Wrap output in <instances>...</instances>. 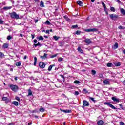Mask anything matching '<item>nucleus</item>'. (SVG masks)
<instances>
[{
    "label": "nucleus",
    "mask_w": 125,
    "mask_h": 125,
    "mask_svg": "<svg viewBox=\"0 0 125 125\" xmlns=\"http://www.w3.org/2000/svg\"><path fill=\"white\" fill-rule=\"evenodd\" d=\"M16 100H18V101H20V98L18 97H16Z\"/></svg>",
    "instance_id": "nucleus-51"
},
{
    "label": "nucleus",
    "mask_w": 125,
    "mask_h": 125,
    "mask_svg": "<svg viewBox=\"0 0 125 125\" xmlns=\"http://www.w3.org/2000/svg\"><path fill=\"white\" fill-rule=\"evenodd\" d=\"M11 8H12V7L11 6H9V7H3V9L4 10H8L9 9H11Z\"/></svg>",
    "instance_id": "nucleus-18"
},
{
    "label": "nucleus",
    "mask_w": 125,
    "mask_h": 125,
    "mask_svg": "<svg viewBox=\"0 0 125 125\" xmlns=\"http://www.w3.org/2000/svg\"><path fill=\"white\" fill-rule=\"evenodd\" d=\"M83 91L84 92V93H85L86 94V93H88V91H87V90H86V89H83Z\"/></svg>",
    "instance_id": "nucleus-42"
},
{
    "label": "nucleus",
    "mask_w": 125,
    "mask_h": 125,
    "mask_svg": "<svg viewBox=\"0 0 125 125\" xmlns=\"http://www.w3.org/2000/svg\"><path fill=\"white\" fill-rule=\"evenodd\" d=\"M121 12L123 15H125V10L123 8L121 9Z\"/></svg>",
    "instance_id": "nucleus-28"
},
{
    "label": "nucleus",
    "mask_w": 125,
    "mask_h": 125,
    "mask_svg": "<svg viewBox=\"0 0 125 125\" xmlns=\"http://www.w3.org/2000/svg\"><path fill=\"white\" fill-rule=\"evenodd\" d=\"M47 54H46V53H44V55L43 56H41L40 58L41 59H42V60H43V59H45L46 58H47Z\"/></svg>",
    "instance_id": "nucleus-13"
},
{
    "label": "nucleus",
    "mask_w": 125,
    "mask_h": 125,
    "mask_svg": "<svg viewBox=\"0 0 125 125\" xmlns=\"http://www.w3.org/2000/svg\"><path fill=\"white\" fill-rule=\"evenodd\" d=\"M2 101H5L6 104H7V103L9 102V99H8V98H7V97H3L2 98Z\"/></svg>",
    "instance_id": "nucleus-8"
},
{
    "label": "nucleus",
    "mask_w": 125,
    "mask_h": 125,
    "mask_svg": "<svg viewBox=\"0 0 125 125\" xmlns=\"http://www.w3.org/2000/svg\"><path fill=\"white\" fill-rule=\"evenodd\" d=\"M15 81H17V77H15Z\"/></svg>",
    "instance_id": "nucleus-62"
},
{
    "label": "nucleus",
    "mask_w": 125,
    "mask_h": 125,
    "mask_svg": "<svg viewBox=\"0 0 125 125\" xmlns=\"http://www.w3.org/2000/svg\"><path fill=\"white\" fill-rule=\"evenodd\" d=\"M62 60H63V58H62L61 57L59 58L58 59V61H60V62L62 61Z\"/></svg>",
    "instance_id": "nucleus-47"
},
{
    "label": "nucleus",
    "mask_w": 125,
    "mask_h": 125,
    "mask_svg": "<svg viewBox=\"0 0 125 125\" xmlns=\"http://www.w3.org/2000/svg\"><path fill=\"white\" fill-rule=\"evenodd\" d=\"M3 48L6 49L8 48V43H4L2 46Z\"/></svg>",
    "instance_id": "nucleus-20"
},
{
    "label": "nucleus",
    "mask_w": 125,
    "mask_h": 125,
    "mask_svg": "<svg viewBox=\"0 0 125 125\" xmlns=\"http://www.w3.org/2000/svg\"><path fill=\"white\" fill-rule=\"evenodd\" d=\"M123 53L125 54V49H124L123 51Z\"/></svg>",
    "instance_id": "nucleus-61"
},
{
    "label": "nucleus",
    "mask_w": 125,
    "mask_h": 125,
    "mask_svg": "<svg viewBox=\"0 0 125 125\" xmlns=\"http://www.w3.org/2000/svg\"><path fill=\"white\" fill-rule=\"evenodd\" d=\"M24 36V35L22 34H20V36L21 37V38H23V36Z\"/></svg>",
    "instance_id": "nucleus-58"
},
{
    "label": "nucleus",
    "mask_w": 125,
    "mask_h": 125,
    "mask_svg": "<svg viewBox=\"0 0 125 125\" xmlns=\"http://www.w3.org/2000/svg\"><path fill=\"white\" fill-rule=\"evenodd\" d=\"M123 84L125 85V80L123 82Z\"/></svg>",
    "instance_id": "nucleus-60"
},
{
    "label": "nucleus",
    "mask_w": 125,
    "mask_h": 125,
    "mask_svg": "<svg viewBox=\"0 0 125 125\" xmlns=\"http://www.w3.org/2000/svg\"><path fill=\"white\" fill-rule=\"evenodd\" d=\"M12 38V37H11V36L9 35L7 36V39L8 40V41H9L10 40H11Z\"/></svg>",
    "instance_id": "nucleus-40"
},
{
    "label": "nucleus",
    "mask_w": 125,
    "mask_h": 125,
    "mask_svg": "<svg viewBox=\"0 0 125 125\" xmlns=\"http://www.w3.org/2000/svg\"><path fill=\"white\" fill-rule=\"evenodd\" d=\"M59 44L60 46H62V45H63V42L60 41V42H59Z\"/></svg>",
    "instance_id": "nucleus-36"
},
{
    "label": "nucleus",
    "mask_w": 125,
    "mask_h": 125,
    "mask_svg": "<svg viewBox=\"0 0 125 125\" xmlns=\"http://www.w3.org/2000/svg\"><path fill=\"white\" fill-rule=\"evenodd\" d=\"M77 50L79 51V52H80V53H83V50L82 49V48H81V47H78L77 48Z\"/></svg>",
    "instance_id": "nucleus-16"
},
{
    "label": "nucleus",
    "mask_w": 125,
    "mask_h": 125,
    "mask_svg": "<svg viewBox=\"0 0 125 125\" xmlns=\"http://www.w3.org/2000/svg\"><path fill=\"white\" fill-rule=\"evenodd\" d=\"M12 104L13 105H15V106H18V102H16V101H13L12 102Z\"/></svg>",
    "instance_id": "nucleus-27"
},
{
    "label": "nucleus",
    "mask_w": 125,
    "mask_h": 125,
    "mask_svg": "<svg viewBox=\"0 0 125 125\" xmlns=\"http://www.w3.org/2000/svg\"><path fill=\"white\" fill-rule=\"evenodd\" d=\"M3 24V21L2 19H0V24Z\"/></svg>",
    "instance_id": "nucleus-48"
},
{
    "label": "nucleus",
    "mask_w": 125,
    "mask_h": 125,
    "mask_svg": "<svg viewBox=\"0 0 125 125\" xmlns=\"http://www.w3.org/2000/svg\"><path fill=\"white\" fill-rule=\"evenodd\" d=\"M10 16L11 18H13L14 19H20L19 15L15 12L10 13Z\"/></svg>",
    "instance_id": "nucleus-1"
},
{
    "label": "nucleus",
    "mask_w": 125,
    "mask_h": 125,
    "mask_svg": "<svg viewBox=\"0 0 125 125\" xmlns=\"http://www.w3.org/2000/svg\"><path fill=\"white\" fill-rule=\"evenodd\" d=\"M40 7H44V3L43 2V1H41L40 2Z\"/></svg>",
    "instance_id": "nucleus-22"
},
{
    "label": "nucleus",
    "mask_w": 125,
    "mask_h": 125,
    "mask_svg": "<svg viewBox=\"0 0 125 125\" xmlns=\"http://www.w3.org/2000/svg\"><path fill=\"white\" fill-rule=\"evenodd\" d=\"M111 99L114 102H120V99L116 98L115 97H112Z\"/></svg>",
    "instance_id": "nucleus-11"
},
{
    "label": "nucleus",
    "mask_w": 125,
    "mask_h": 125,
    "mask_svg": "<svg viewBox=\"0 0 125 125\" xmlns=\"http://www.w3.org/2000/svg\"><path fill=\"white\" fill-rule=\"evenodd\" d=\"M104 105H107V106H109V107H110L112 109H114V110H117V108L115 107L112 104L109 103V102H105L104 103Z\"/></svg>",
    "instance_id": "nucleus-3"
},
{
    "label": "nucleus",
    "mask_w": 125,
    "mask_h": 125,
    "mask_svg": "<svg viewBox=\"0 0 125 125\" xmlns=\"http://www.w3.org/2000/svg\"><path fill=\"white\" fill-rule=\"evenodd\" d=\"M28 94L27 95V96H31L33 95V91L31 90V89H28Z\"/></svg>",
    "instance_id": "nucleus-14"
},
{
    "label": "nucleus",
    "mask_w": 125,
    "mask_h": 125,
    "mask_svg": "<svg viewBox=\"0 0 125 125\" xmlns=\"http://www.w3.org/2000/svg\"><path fill=\"white\" fill-rule=\"evenodd\" d=\"M32 39H35V37H36V35L35 34H31Z\"/></svg>",
    "instance_id": "nucleus-49"
},
{
    "label": "nucleus",
    "mask_w": 125,
    "mask_h": 125,
    "mask_svg": "<svg viewBox=\"0 0 125 125\" xmlns=\"http://www.w3.org/2000/svg\"><path fill=\"white\" fill-rule=\"evenodd\" d=\"M77 3L80 6H83V3L81 1H78Z\"/></svg>",
    "instance_id": "nucleus-21"
},
{
    "label": "nucleus",
    "mask_w": 125,
    "mask_h": 125,
    "mask_svg": "<svg viewBox=\"0 0 125 125\" xmlns=\"http://www.w3.org/2000/svg\"><path fill=\"white\" fill-rule=\"evenodd\" d=\"M34 22L35 23H38V22H39V19H38V18H37V19H34Z\"/></svg>",
    "instance_id": "nucleus-46"
},
{
    "label": "nucleus",
    "mask_w": 125,
    "mask_h": 125,
    "mask_svg": "<svg viewBox=\"0 0 125 125\" xmlns=\"http://www.w3.org/2000/svg\"><path fill=\"white\" fill-rule=\"evenodd\" d=\"M40 68L41 69H44L45 67V63L43 62H40L39 64Z\"/></svg>",
    "instance_id": "nucleus-7"
},
{
    "label": "nucleus",
    "mask_w": 125,
    "mask_h": 125,
    "mask_svg": "<svg viewBox=\"0 0 125 125\" xmlns=\"http://www.w3.org/2000/svg\"><path fill=\"white\" fill-rule=\"evenodd\" d=\"M55 64L50 65L48 68V71L49 72H50V71L52 70L53 67H55Z\"/></svg>",
    "instance_id": "nucleus-12"
},
{
    "label": "nucleus",
    "mask_w": 125,
    "mask_h": 125,
    "mask_svg": "<svg viewBox=\"0 0 125 125\" xmlns=\"http://www.w3.org/2000/svg\"><path fill=\"white\" fill-rule=\"evenodd\" d=\"M38 39L39 41H43V37L42 36H40Z\"/></svg>",
    "instance_id": "nucleus-38"
},
{
    "label": "nucleus",
    "mask_w": 125,
    "mask_h": 125,
    "mask_svg": "<svg viewBox=\"0 0 125 125\" xmlns=\"http://www.w3.org/2000/svg\"><path fill=\"white\" fill-rule=\"evenodd\" d=\"M74 83H75L76 84H79L81 83V82H80L78 80H76L74 82Z\"/></svg>",
    "instance_id": "nucleus-32"
},
{
    "label": "nucleus",
    "mask_w": 125,
    "mask_h": 125,
    "mask_svg": "<svg viewBox=\"0 0 125 125\" xmlns=\"http://www.w3.org/2000/svg\"><path fill=\"white\" fill-rule=\"evenodd\" d=\"M62 111L63 113H65V114H67V113H71V110L66 109V110H62Z\"/></svg>",
    "instance_id": "nucleus-19"
},
{
    "label": "nucleus",
    "mask_w": 125,
    "mask_h": 125,
    "mask_svg": "<svg viewBox=\"0 0 125 125\" xmlns=\"http://www.w3.org/2000/svg\"><path fill=\"white\" fill-rule=\"evenodd\" d=\"M91 74L93 76H94V75L96 74V71L94 70H91Z\"/></svg>",
    "instance_id": "nucleus-31"
},
{
    "label": "nucleus",
    "mask_w": 125,
    "mask_h": 125,
    "mask_svg": "<svg viewBox=\"0 0 125 125\" xmlns=\"http://www.w3.org/2000/svg\"><path fill=\"white\" fill-rule=\"evenodd\" d=\"M119 47V44L118 43H115L114 45V49H117Z\"/></svg>",
    "instance_id": "nucleus-24"
},
{
    "label": "nucleus",
    "mask_w": 125,
    "mask_h": 125,
    "mask_svg": "<svg viewBox=\"0 0 125 125\" xmlns=\"http://www.w3.org/2000/svg\"><path fill=\"white\" fill-rule=\"evenodd\" d=\"M61 77L63 78V80H65V77H64V75H61Z\"/></svg>",
    "instance_id": "nucleus-57"
},
{
    "label": "nucleus",
    "mask_w": 125,
    "mask_h": 125,
    "mask_svg": "<svg viewBox=\"0 0 125 125\" xmlns=\"http://www.w3.org/2000/svg\"><path fill=\"white\" fill-rule=\"evenodd\" d=\"M37 46H42V44H41L40 42H38L37 44Z\"/></svg>",
    "instance_id": "nucleus-50"
},
{
    "label": "nucleus",
    "mask_w": 125,
    "mask_h": 125,
    "mask_svg": "<svg viewBox=\"0 0 125 125\" xmlns=\"http://www.w3.org/2000/svg\"><path fill=\"white\" fill-rule=\"evenodd\" d=\"M104 84H105V85L110 84V81L107 80H104L103 81Z\"/></svg>",
    "instance_id": "nucleus-10"
},
{
    "label": "nucleus",
    "mask_w": 125,
    "mask_h": 125,
    "mask_svg": "<svg viewBox=\"0 0 125 125\" xmlns=\"http://www.w3.org/2000/svg\"><path fill=\"white\" fill-rule=\"evenodd\" d=\"M120 125H125V123L123 122H120Z\"/></svg>",
    "instance_id": "nucleus-52"
},
{
    "label": "nucleus",
    "mask_w": 125,
    "mask_h": 125,
    "mask_svg": "<svg viewBox=\"0 0 125 125\" xmlns=\"http://www.w3.org/2000/svg\"><path fill=\"white\" fill-rule=\"evenodd\" d=\"M118 28L120 29V30H122V29H123V26H119Z\"/></svg>",
    "instance_id": "nucleus-54"
},
{
    "label": "nucleus",
    "mask_w": 125,
    "mask_h": 125,
    "mask_svg": "<svg viewBox=\"0 0 125 125\" xmlns=\"http://www.w3.org/2000/svg\"><path fill=\"white\" fill-rule=\"evenodd\" d=\"M57 56V54H56L55 55H53L51 56V58H54V57H56Z\"/></svg>",
    "instance_id": "nucleus-44"
},
{
    "label": "nucleus",
    "mask_w": 125,
    "mask_h": 125,
    "mask_svg": "<svg viewBox=\"0 0 125 125\" xmlns=\"http://www.w3.org/2000/svg\"><path fill=\"white\" fill-rule=\"evenodd\" d=\"M9 87L13 91H17L18 90V86L16 85L10 84Z\"/></svg>",
    "instance_id": "nucleus-2"
},
{
    "label": "nucleus",
    "mask_w": 125,
    "mask_h": 125,
    "mask_svg": "<svg viewBox=\"0 0 125 125\" xmlns=\"http://www.w3.org/2000/svg\"><path fill=\"white\" fill-rule=\"evenodd\" d=\"M116 2H118V3H121V1H120L119 0H115Z\"/></svg>",
    "instance_id": "nucleus-55"
},
{
    "label": "nucleus",
    "mask_w": 125,
    "mask_h": 125,
    "mask_svg": "<svg viewBox=\"0 0 125 125\" xmlns=\"http://www.w3.org/2000/svg\"><path fill=\"white\" fill-rule=\"evenodd\" d=\"M83 33V32H82L80 30H77L75 34L76 35H80V34H82Z\"/></svg>",
    "instance_id": "nucleus-30"
},
{
    "label": "nucleus",
    "mask_w": 125,
    "mask_h": 125,
    "mask_svg": "<svg viewBox=\"0 0 125 125\" xmlns=\"http://www.w3.org/2000/svg\"><path fill=\"white\" fill-rule=\"evenodd\" d=\"M97 31H98V29L96 28H89L85 30V32H87V33L89 32H97Z\"/></svg>",
    "instance_id": "nucleus-5"
},
{
    "label": "nucleus",
    "mask_w": 125,
    "mask_h": 125,
    "mask_svg": "<svg viewBox=\"0 0 125 125\" xmlns=\"http://www.w3.org/2000/svg\"><path fill=\"white\" fill-rule=\"evenodd\" d=\"M46 34H49V30H47L46 31Z\"/></svg>",
    "instance_id": "nucleus-56"
},
{
    "label": "nucleus",
    "mask_w": 125,
    "mask_h": 125,
    "mask_svg": "<svg viewBox=\"0 0 125 125\" xmlns=\"http://www.w3.org/2000/svg\"><path fill=\"white\" fill-rule=\"evenodd\" d=\"M15 65L17 67H20V66H21V62H16Z\"/></svg>",
    "instance_id": "nucleus-26"
},
{
    "label": "nucleus",
    "mask_w": 125,
    "mask_h": 125,
    "mask_svg": "<svg viewBox=\"0 0 125 125\" xmlns=\"http://www.w3.org/2000/svg\"><path fill=\"white\" fill-rule=\"evenodd\" d=\"M34 43H37L38 42V40L37 39L34 40Z\"/></svg>",
    "instance_id": "nucleus-53"
},
{
    "label": "nucleus",
    "mask_w": 125,
    "mask_h": 125,
    "mask_svg": "<svg viewBox=\"0 0 125 125\" xmlns=\"http://www.w3.org/2000/svg\"><path fill=\"white\" fill-rule=\"evenodd\" d=\"M89 106V103L87 101L84 100L83 101V105L82 106V108L83 109L84 107H88Z\"/></svg>",
    "instance_id": "nucleus-4"
},
{
    "label": "nucleus",
    "mask_w": 125,
    "mask_h": 125,
    "mask_svg": "<svg viewBox=\"0 0 125 125\" xmlns=\"http://www.w3.org/2000/svg\"><path fill=\"white\" fill-rule=\"evenodd\" d=\"M104 123V122H103V121H102V120H99L97 122V124L98 125H103Z\"/></svg>",
    "instance_id": "nucleus-17"
},
{
    "label": "nucleus",
    "mask_w": 125,
    "mask_h": 125,
    "mask_svg": "<svg viewBox=\"0 0 125 125\" xmlns=\"http://www.w3.org/2000/svg\"><path fill=\"white\" fill-rule=\"evenodd\" d=\"M27 58V56H24V59H26Z\"/></svg>",
    "instance_id": "nucleus-63"
},
{
    "label": "nucleus",
    "mask_w": 125,
    "mask_h": 125,
    "mask_svg": "<svg viewBox=\"0 0 125 125\" xmlns=\"http://www.w3.org/2000/svg\"><path fill=\"white\" fill-rule=\"evenodd\" d=\"M89 99H90L92 101H93V102H94V103H95V102H96V101L95 100H94V98H93L92 97H89Z\"/></svg>",
    "instance_id": "nucleus-33"
},
{
    "label": "nucleus",
    "mask_w": 125,
    "mask_h": 125,
    "mask_svg": "<svg viewBox=\"0 0 125 125\" xmlns=\"http://www.w3.org/2000/svg\"><path fill=\"white\" fill-rule=\"evenodd\" d=\"M110 10L113 12H115V11H116V9H115V8L114 7H110Z\"/></svg>",
    "instance_id": "nucleus-34"
},
{
    "label": "nucleus",
    "mask_w": 125,
    "mask_h": 125,
    "mask_svg": "<svg viewBox=\"0 0 125 125\" xmlns=\"http://www.w3.org/2000/svg\"><path fill=\"white\" fill-rule=\"evenodd\" d=\"M71 28H72V29H76V28H78V25L76 24L75 25H72L71 26Z\"/></svg>",
    "instance_id": "nucleus-35"
},
{
    "label": "nucleus",
    "mask_w": 125,
    "mask_h": 125,
    "mask_svg": "<svg viewBox=\"0 0 125 125\" xmlns=\"http://www.w3.org/2000/svg\"><path fill=\"white\" fill-rule=\"evenodd\" d=\"M107 67H112V63H108L107 64Z\"/></svg>",
    "instance_id": "nucleus-45"
},
{
    "label": "nucleus",
    "mask_w": 125,
    "mask_h": 125,
    "mask_svg": "<svg viewBox=\"0 0 125 125\" xmlns=\"http://www.w3.org/2000/svg\"><path fill=\"white\" fill-rule=\"evenodd\" d=\"M74 95L77 96L79 95V94H80V93L78 91H75V92H74Z\"/></svg>",
    "instance_id": "nucleus-37"
},
{
    "label": "nucleus",
    "mask_w": 125,
    "mask_h": 125,
    "mask_svg": "<svg viewBox=\"0 0 125 125\" xmlns=\"http://www.w3.org/2000/svg\"><path fill=\"white\" fill-rule=\"evenodd\" d=\"M53 39H54L55 41H58V39H60V37L59 36L57 37V36H53Z\"/></svg>",
    "instance_id": "nucleus-23"
},
{
    "label": "nucleus",
    "mask_w": 125,
    "mask_h": 125,
    "mask_svg": "<svg viewBox=\"0 0 125 125\" xmlns=\"http://www.w3.org/2000/svg\"><path fill=\"white\" fill-rule=\"evenodd\" d=\"M115 66H116V67H120V66H121V63L118 62V63H116Z\"/></svg>",
    "instance_id": "nucleus-41"
},
{
    "label": "nucleus",
    "mask_w": 125,
    "mask_h": 125,
    "mask_svg": "<svg viewBox=\"0 0 125 125\" xmlns=\"http://www.w3.org/2000/svg\"><path fill=\"white\" fill-rule=\"evenodd\" d=\"M102 4L103 5V7H104V10L105 11H106L107 10V7H106V4L104 3V2H102Z\"/></svg>",
    "instance_id": "nucleus-15"
},
{
    "label": "nucleus",
    "mask_w": 125,
    "mask_h": 125,
    "mask_svg": "<svg viewBox=\"0 0 125 125\" xmlns=\"http://www.w3.org/2000/svg\"><path fill=\"white\" fill-rule=\"evenodd\" d=\"M3 57H4V54L1 52H0V58H3Z\"/></svg>",
    "instance_id": "nucleus-29"
},
{
    "label": "nucleus",
    "mask_w": 125,
    "mask_h": 125,
    "mask_svg": "<svg viewBox=\"0 0 125 125\" xmlns=\"http://www.w3.org/2000/svg\"><path fill=\"white\" fill-rule=\"evenodd\" d=\"M40 112H41V113H43L44 112V109L41 108L39 109Z\"/></svg>",
    "instance_id": "nucleus-39"
},
{
    "label": "nucleus",
    "mask_w": 125,
    "mask_h": 125,
    "mask_svg": "<svg viewBox=\"0 0 125 125\" xmlns=\"http://www.w3.org/2000/svg\"><path fill=\"white\" fill-rule=\"evenodd\" d=\"M64 18H65V19H68V17H67L66 16H64Z\"/></svg>",
    "instance_id": "nucleus-59"
},
{
    "label": "nucleus",
    "mask_w": 125,
    "mask_h": 125,
    "mask_svg": "<svg viewBox=\"0 0 125 125\" xmlns=\"http://www.w3.org/2000/svg\"><path fill=\"white\" fill-rule=\"evenodd\" d=\"M45 23L47 25H50V22L49 21H46Z\"/></svg>",
    "instance_id": "nucleus-43"
},
{
    "label": "nucleus",
    "mask_w": 125,
    "mask_h": 125,
    "mask_svg": "<svg viewBox=\"0 0 125 125\" xmlns=\"http://www.w3.org/2000/svg\"><path fill=\"white\" fill-rule=\"evenodd\" d=\"M32 113H36V110H33L32 111Z\"/></svg>",
    "instance_id": "nucleus-64"
},
{
    "label": "nucleus",
    "mask_w": 125,
    "mask_h": 125,
    "mask_svg": "<svg viewBox=\"0 0 125 125\" xmlns=\"http://www.w3.org/2000/svg\"><path fill=\"white\" fill-rule=\"evenodd\" d=\"M37 61H38V59H37V57H34V66H36L37 65Z\"/></svg>",
    "instance_id": "nucleus-25"
},
{
    "label": "nucleus",
    "mask_w": 125,
    "mask_h": 125,
    "mask_svg": "<svg viewBox=\"0 0 125 125\" xmlns=\"http://www.w3.org/2000/svg\"><path fill=\"white\" fill-rule=\"evenodd\" d=\"M84 42L87 45L91 44V43H92V41H91V40L88 38L85 39L84 40Z\"/></svg>",
    "instance_id": "nucleus-6"
},
{
    "label": "nucleus",
    "mask_w": 125,
    "mask_h": 125,
    "mask_svg": "<svg viewBox=\"0 0 125 125\" xmlns=\"http://www.w3.org/2000/svg\"><path fill=\"white\" fill-rule=\"evenodd\" d=\"M110 17L111 19H113L114 18H118V15L114 14H112L110 15Z\"/></svg>",
    "instance_id": "nucleus-9"
}]
</instances>
